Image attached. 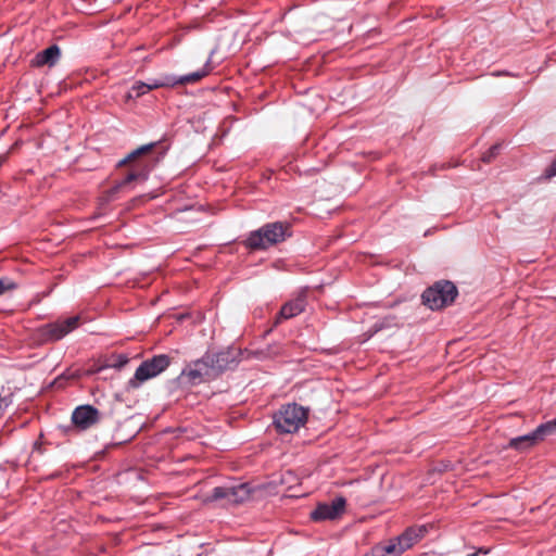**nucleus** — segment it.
Instances as JSON below:
<instances>
[{
	"label": "nucleus",
	"instance_id": "obj_1",
	"mask_svg": "<svg viewBox=\"0 0 556 556\" xmlns=\"http://www.w3.org/2000/svg\"><path fill=\"white\" fill-rule=\"evenodd\" d=\"M289 229L290 226L287 223H268L249 235L245 247L252 250H265L290 237Z\"/></svg>",
	"mask_w": 556,
	"mask_h": 556
},
{
	"label": "nucleus",
	"instance_id": "obj_2",
	"mask_svg": "<svg viewBox=\"0 0 556 556\" xmlns=\"http://www.w3.org/2000/svg\"><path fill=\"white\" fill-rule=\"evenodd\" d=\"M307 420V409L295 403L282 406L274 416V425L280 433H294Z\"/></svg>",
	"mask_w": 556,
	"mask_h": 556
},
{
	"label": "nucleus",
	"instance_id": "obj_3",
	"mask_svg": "<svg viewBox=\"0 0 556 556\" xmlns=\"http://www.w3.org/2000/svg\"><path fill=\"white\" fill-rule=\"evenodd\" d=\"M170 357L166 354L154 355L143 361L136 369L132 378L127 382V390L138 389L143 382L155 378L170 365Z\"/></svg>",
	"mask_w": 556,
	"mask_h": 556
},
{
	"label": "nucleus",
	"instance_id": "obj_4",
	"mask_svg": "<svg viewBox=\"0 0 556 556\" xmlns=\"http://www.w3.org/2000/svg\"><path fill=\"white\" fill-rule=\"evenodd\" d=\"M458 294L456 286L448 280L435 282L422 293V302L431 309H441L452 304Z\"/></svg>",
	"mask_w": 556,
	"mask_h": 556
},
{
	"label": "nucleus",
	"instance_id": "obj_5",
	"mask_svg": "<svg viewBox=\"0 0 556 556\" xmlns=\"http://www.w3.org/2000/svg\"><path fill=\"white\" fill-rule=\"evenodd\" d=\"M253 489L249 483L223 485L213 489L206 502L223 501L224 505H239L252 497Z\"/></svg>",
	"mask_w": 556,
	"mask_h": 556
},
{
	"label": "nucleus",
	"instance_id": "obj_6",
	"mask_svg": "<svg viewBox=\"0 0 556 556\" xmlns=\"http://www.w3.org/2000/svg\"><path fill=\"white\" fill-rule=\"evenodd\" d=\"M80 324L79 316H72L65 319H58L54 323L43 325L39 329L42 342H55L63 339L66 334L78 328Z\"/></svg>",
	"mask_w": 556,
	"mask_h": 556
},
{
	"label": "nucleus",
	"instance_id": "obj_7",
	"mask_svg": "<svg viewBox=\"0 0 556 556\" xmlns=\"http://www.w3.org/2000/svg\"><path fill=\"white\" fill-rule=\"evenodd\" d=\"M211 68H210V61L205 64V66L197 72H193L188 75H184L180 77L172 76V75H165L161 78L150 79L149 85L150 91L159 88L164 87H174L176 85H188V84H194L205 76L208 75Z\"/></svg>",
	"mask_w": 556,
	"mask_h": 556
},
{
	"label": "nucleus",
	"instance_id": "obj_8",
	"mask_svg": "<svg viewBox=\"0 0 556 556\" xmlns=\"http://www.w3.org/2000/svg\"><path fill=\"white\" fill-rule=\"evenodd\" d=\"M182 379H186L190 384H199L205 380L214 378L212 367L208 366L204 355L189 364L181 371Z\"/></svg>",
	"mask_w": 556,
	"mask_h": 556
},
{
	"label": "nucleus",
	"instance_id": "obj_9",
	"mask_svg": "<svg viewBox=\"0 0 556 556\" xmlns=\"http://www.w3.org/2000/svg\"><path fill=\"white\" fill-rule=\"evenodd\" d=\"M345 508V500L337 497L331 503L319 504L312 513L311 518L314 521L333 520L338 518Z\"/></svg>",
	"mask_w": 556,
	"mask_h": 556
},
{
	"label": "nucleus",
	"instance_id": "obj_10",
	"mask_svg": "<svg viewBox=\"0 0 556 556\" xmlns=\"http://www.w3.org/2000/svg\"><path fill=\"white\" fill-rule=\"evenodd\" d=\"M100 420V412L92 405H81L72 414L73 424L81 430H86Z\"/></svg>",
	"mask_w": 556,
	"mask_h": 556
},
{
	"label": "nucleus",
	"instance_id": "obj_11",
	"mask_svg": "<svg viewBox=\"0 0 556 556\" xmlns=\"http://www.w3.org/2000/svg\"><path fill=\"white\" fill-rule=\"evenodd\" d=\"M207 364L212 367V374L214 377L219 375L222 371L230 367L233 363V358L228 351H220L218 353H206L204 355Z\"/></svg>",
	"mask_w": 556,
	"mask_h": 556
},
{
	"label": "nucleus",
	"instance_id": "obj_12",
	"mask_svg": "<svg viewBox=\"0 0 556 556\" xmlns=\"http://www.w3.org/2000/svg\"><path fill=\"white\" fill-rule=\"evenodd\" d=\"M147 179H148V172H146V170H139V172H131V173H129L123 180L117 182L114 187H112L108 191V200H114L115 195L118 192L127 189L128 185L131 181H135V180H142V181H144Z\"/></svg>",
	"mask_w": 556,
	"mask_h": 556
},
{
	"label": "nucleus",
	"instance_id": "obj_13",
	"mask_svg": "<svg viewBox=\"0 0 556 556\" xmlns=\"http://www.w3.org/2000/svg\"><path fill=\"white\" fill-rule=\"evenodd\" d=\"M61 50L56 45H52L43 51L36 54L33 63L36 66H53L60 59Z\"/></svg>",
	"mask_w": 556,
	"mask_h": 556
},
{
	"label": "nucleus",
	"instance_id": "obj_14",
	"mask_svg": "<svg viewBox=\"0 0 556 556\" xmlns=\"http://www.w3.org/2000/svg\"><path fill=\"white\" fill-rule=\"evenodd\" d=\"M425 533L426 529L424 527L408 528L404 533L396 538V541L399 545L403 547V552H405L424 538Z\"/></svg>",
	"mask_w": 556,
	"mask_h": 556
},
{
	"label": "nucleus",
	"instance_id": "obj_15",
	"mask_svg": "<svg viewBox=\"0 0 556 556\" xmlns=\"http://www.w3.org/2000/svg\"><path fill=\"white\" fill-rule=\"evenodd\" d=\"M305 308V298L303 295L298 296L294 300L286 303L279 313V319H289L301 314Z\"/></svg>",
	"mask_w": 556,
	"mask_h": 556
},
{
	"label": "nucleus",
	"instance_id": "obj_16",
	"mask_svg": "<svg viewBox=\"0 0 556 556\" xmlns=\"http://www.w3.org/2000/svg\"><path fill=\"white\" fill-rule=\"evenodd\" d=\"M403 553V547L399 545L396 539L372 549V556H401Z\"/></svg>",
	"mask_w": 556,
	"mask_h": 556
},
{
	"label": "nucleus",
	"instance_id": "obj_17",
	"mask_svg": "<svg viewBox=\"0 0 556 556\" xmlns=\"http://www.w3.org/2000/svg\"><path fill=\"white\" fill-rule=\"evenodd\" d=\"M536 444L538 442L536 440H534L532 432L517 438H513L508 442L509 447L520 452L527 451Z\"/></svg>",
	"mask_w": 556,
	"mask_h": 556
},
{
	"label": "nucleus",
	"instance_id": "obj_18",
	"mask_svg": "<svg viewBox=\"0 0 556 556\" xmlns=\"http://www.w3.org/2000/svg\"><path fill=\"white\" fill-rule=\"evenodd\" d=\"M556 432V419L548 420L544 424H541L532 431L534 440L538 443L545 440V438L554 434Z\"/></svg>",
	"mask_w": 556,
	"mask_h": 556
},
{
	"label": "nucleus",
	"instance_id": "obj_19",
	"mask_svg": "<svg viewBox=\"0 0 556 556\" xmlns=\"http://www.w3.org/2000/svg\"><path fill=\"white\" fill-rule=\"evenodd\" d=\"M150 91L149 85L143 81H136L127 94L128 99L139 98Z\"/></svg>",
	"mask_w": 556,
	"mask_h": 556
},
{
	"label": "nucleus",
	"instance_id": "obj_20",
	"mask_svg": "<svg viewBox=\"0 0 556 556\" xmlns=\"http://www.w3.org/2000/svg\"><path fill=\"white\" fill-rule=\"evenodd\" d=\"M156 143L152 142V143H149V144H144V146H141L139 147L138 149H136L135 151H132L130 154H128L127 157H125L124 160H122L118 165H125L126 163H128L129 161L134 160L135 157L141 155V154H144L149 151H151L154 147H155Z\"/></svg>",
	"mask_w": 556,
	"mask_h": 556
},
{
	"label": "nucleus",
	"instance_id": "obj_21",
	"mask_svg": "<svg viewBox=\"0 0 556 556\" xmlns=\"http://www.w3.org/2000/svg\"><path fill=\"white\" fill-rule=\"evenodd\" d=\"M498 149H500L498 144H495V146L491 147L489 149V151L483 154L482 161L485 162V163H490L496 156V154L498 152Z\"/></svg>",
	"mask_w": 556,
	"mask_h": 556
},
{
	"label": "nucleus",
	"instance_id": "obj_22",
	"mask_svg": "<svg viewBox=\"0 0 556 556\" xmlns=\"http://www.w3.org/2000/svg\"><path fill=\"white\" fill-rule=\"evenodd\" d=\"M12 404L11 395L1 396L0 395V417L3 415L5 409Z\"/></svg>",
	"mask_w": 556,
	"mask_h": 556
},
{
	"label": "nucleus",
	"instance_id": "obj_23",
	"mask_svg": "<svg viewBox=\"0 0 556 556\" xmlns=\"http://www.w3.org/2000/svg\"><path fill=\"white\" fill-rule=\"evenodd\" d=\"M128 363V357L126 355H118L114 363H112L110 366L121 369Z\"/></svg>",
	"mask_w": 556,
	"mask_h": 556
},
{
	"label": "nucleus",
	"instance_id": "obj_24",
	"mask_svg": "<svg viewBox=\"0 0 556 556\" xmlns=\"http://www.w3.org/2000/svg\"><path fill=\"white\" fill-rule=\"evenodd\" d=\"M14 288V283L9 280L0 279V295H2L5 291Z\"/></svg>",
	"mask_w": 556,
	"mask_h": 556
},
{
	"label": "nucleus",
	"instance_id": "obj_25",
	"mask_svg": "<svg viewBox=\"0 0 556 556\" xmlns=\"http://www.w3.org/2000/svg\"><path fill=\"white\" fill-rule=\"evenodd\" d=\"M546 177L551 178L556 176V159L552 162V164L545 170Z\"/></svg>",
	"mask_w": 556,
	"mask_h": 556
},
{
	"label": "nucleus",
	"instance_id": "obj_26",
	"mask_svg": "<svg viewBox=\"0 0 556 556\" xmlns=\"http://www.w3.org/2000/svg\"><path fill=\"white\" fill-rule=\"evenodd\" d=\"M78 377H79L78 372H74V374L67 376V378H78Z\"/></svg>",
	"mask_w": 556,
	"mask_h": 556
},
{
	"label": "nucleus",
	"instance_id": "obj_27",
	"mask_svg": "<svg viewBox=\"0 0 556 556\" xmlns=\"http://www.w3.org/2000/svg\"><path fill=\"white\" fill-rule=\"evenodd\" d=\"M481 552H482V551L480 549L479 552H477V553H472V554H469V555H467V556H480V553H481Z\"/></svg>",
	"mask_w": 556,
	"mask_h": 556
},
{
	"label": "nucleus",
	"instance_id": "obj_28",
	"mask_svg": "<svg viewBox=\"0 0 556 556\" xmlns=\"http://www.w3.org/2000/svg\"><path fill=\"white\" fill-rule=\"evenodd\" d=\"M64 377H65V375H62L61 377H59V378L56 379V382H58V383H60V382H61V380H62Z\"/></svg>",
	"mask_w": 556,
	"mask_h": 556
}]
</instances>
